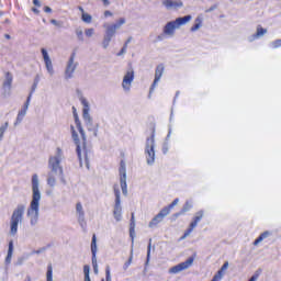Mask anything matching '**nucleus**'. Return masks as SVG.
I'll return each instance as SVG.
<instances>
[{"instance_id": "obj_31", "label": "nucleus", "mask_w": 281, "mask_h": 281, "mask_svg": "<svg viewBox=\"0 0 281 281\" xmlns=\"http://www.w3.org/2000/svg\"><path fill=\"white\" fill-rule=\"evenodd\" d=\"M46 281H53V268L52 265L47 267Z\"/></svg>"}, {"instance_id": "obj_40", "label": "nucleus", "mask_w": 281, "mask_h": 281, "mask_svg": "<svg viewBox=\"0 0 281 281\" xmlns=\"http://www.w3.org/2000/svg\"><path fill=\"white\" fill-rule=\"evenodd\" d=\"M272 47L276 49L278 47H281V40H277L274 42H272Z\"/></svg>"}, {"instance_id": "obj_26", "label": "nucleus", "mask_w": 281, "mask_h": 281, "mask_svg": "<svg viewBox=\"0 0 281 281\" xmlns=\"http://www.w3.org/2000/svg\"><path fill=\"white\" fill-rule=\"evenodd\" d=\"M190 210H192V203L187 201L186 204L183 205L181 212L176 214V216H179V214H186V212H188Z\"/></svg>"}, {"instance_id": "obj_12", "label": "nucleus", "mask_w": 281, "mask_h": 281, "mask_svg": "<svg viewBox=\"0 0 281 281\" xmlns=\"http://www.w3.org/2000/svg\"><path fill=\"white\" fill-rule=\"evenodd\" d=\"M76 214L80 226L87 227V222L85 221V209L82 207V203L80 202L76 204Z\"/></svg>"}, {"instance_id": "obj_20", "label": "nucleus", "mask_w": 281, "mask_h": 281, "mask_svg": "<svg viewBox=\"0 0 281 281\" xmlns=\"http://www.w3.org/2000/svg\"><path fill=\"white\" fill-rule=\"evenodd\" d=\"M161 76H164V65L160 64L156 67L155 79H154L151 89H155V87H157V82L161 80Z\"/></svg>"}, {"instance_id": "obj_51", "label": "nucleus", "mask_w": 281, "mask_h": 281, "mask_svg": "<svg viewBox=\"0 0 281 281\" xmlns=\"http://www.w3.org/2000/svg\"><path fill=\"white\" fill-rule=\"evenodd\" d=\"M44 12H47V13L52 12V8H49V7H44Z\"/></svg>"}, {"instance_id": "obj_50", "label": "nucleus", "mask_w": 281, "mask_h": 281, "mask_svg": "<svg viewBox=\"0 0 281 281\" xmlns=\"http://www.w3.org/2000/svg\"><path fill=\"white\" fill-rule=\"evenodd\" d=\"M33 3H34L35 5H37V8H41V1H38V0H33Z\"/></svg>"}, {"instance_id": "obj_32", "label": "nucleus", "mask_w": 281, "mask_h": 281, "mask_svg": "<svg viewBox=\"0 0 281 281\" xmlns=\"http://www.w3.org/2000/svg\"><path fill=\"white\" fill-rule=\"evenodd\" d=\"M222 280H223V270H218L211 281H222Z\"/></svg>"}, {"instance_id": "obj_42", "label": "nucleus", "mask_w": 281, "mask_h": 281, "mask_svg": "<svg viewBox=\"0 0 281 281\" xmlns=\"http://www.w3.org/2000/svg\"><path fill=\"white\" fill-rule=\"evenodd\" d=\"M229 267V262L228 261H225L224 265L222 266V268L220 269V271H227V268Z\"/></svg>"}, {"instance_id": "obj_9", "label": "nucleus", "mask_w": 281, "mask_h": 281, "mask_svg": "<svg viewBox=\"0 0 281 281\" xmlns=\"http://www.w3.org/2000/svg\"><path fill=\"white\" fill-rule=\"evenodd\" d=\"M194 263V258L190 257L188 260L178 263L169 269V273L177 274L181 273V271H186V269H190V266Z\"/></svg>"}, {"instance_id": "obj_14", "label": "nucleus", "mask_w": 281, "mask_h": 281, "mask_svg": "<svg viewBox=\"0 0 281 281\" xmlns=\"http://www.w3.org/2000/svg\"><path fill=\"white\" fill-rule=\"evenodd\" d=\"M30 100H32V92L27 97V100H26L25 104L23 105V108L21 109V111L18 113L16 124H21V122H23V117H25V115L27 113V109H30Z\"/></svg>"}, {"instance_id": "obj_57", "label": "nucleus", "mask_w": 281, "mask_h": 281, "mask_svg": "<svg viewBox=\"0 0 281 281\" xmlns=\"http://www.w3.org/2000/svg\"><path fill=\"white\" fill-rule=\"evenodd\" d=\"M78 9L80 10L81 14H85V13H86V12H85V9H83L82 7H79Z\"/></svg>"}, {"instance_id": "obj_28", "label": "nucleus", "mask_w": 281, "mask_h": 281, "mask_svg": "<svg viewBox=\"0 0 281 281\" xmlns=\"http://www.w3.org/2000/svg\"><path fill=\"white\" fill-rule=\"evenodd\" d=\"M124 23H126V19L121 18L117 23H115V24L112 25V27H113L115 31H116V30H120V27H122V25H124Z\"/></svg>"}, {"instance_id": "obj_19", "label": "nucleus", "mask_w": 281, "mask_h": 281, "mask_svg": "<svg viewBox=\"0 0 281 281\" xmlns=\"http://www.w3.org/2000/svg\"><path fill=\"white\" fill-rule=\"evenodd\" d=\"M91 252H92V266L98 265V258L95 257V254H98V243H97L95 234H93L92 236Z\"/></svg>"}, {"instance_id": "obj_22", "label": "nucleus", "mask_w": 281, "mask_h": 281, "mask_svg": "<svg viewBox=\"0 0 281 281\" xmlns=\"http://www.w3.org/2000/svg\"><path fill=\"white\" fill-rule=\"evenodd\" d=\"M14 251V244L12 241L9 243V250H8V255L5 258V263L10 265V262H12V254Z\"/></svg>"}, {"instance_id": "obj_36", "label": "nucleus", "mask_w": 281, "mask_h": 281, "mask_svg": "<svg viewBox=\"0 0 281 281\" xmlns=\"http://www.w3.org/2000/svg\"><path fill=\"white\" fill-rule=\"evenodd\" d=\"M260 273H262V270H257L254 276L249 279V281H256L258 278H260Z\"/></svg>"}, {"instance_id": "obj_47", "label": "nucleus", "mask_w": 281, "mask_h": 281, "mask_svg": "<svg viewBox=\"0 0 281 281\" xmlns=\"http://www.w3.org/2000/svg\"><path fill=\"white\" fill-rule=\"evenodd\" d=\"M267 236H269V233H262L259 237L262 238V240H265V238H267Z\"/></svg>"}, {"instance_id": "obj_38", "label": "nucleus", "mask_w": 281, "mask_h": 281, "mask_svg": "<svg viewBox=\"0 0 281 281\" xmlns=\"http://www.w3.org/2000/svg\"><path fill=\"white\" fill-rule=\"evenodd\" d=\"M76 35H77V38H78L79 41H85V37L82 36V30L77 29V30H76Z\"/></svg>"}, {"instance_id": "obj_48", "label": "nucleus", "mask_w": 281, "mask_h": 281, "mask_svg": "<svg viewBox=\"0 0 281 281\" xmlns=\"http://www.w3.org/2000/svg\"><path fill=\"white\" fill-rule=\"evenodd\" d=\"M214 10H216V5L211 7V8L207 9L205 12H214Z\"/></svg>"}, {"instance_id": "obj_62", "label": "nucleus", "mask_w": 281, "mask_h": 281, "mask_svg": "<svg viewBox=\"0 0 281 281\" xmlns=\"http://www.w3.org/2000/svg\"><path fill=\"white\" fill-rule=\"evenodd\" d=\"M41 251H43V250H37V251H35V254H41Z\"/></svg>"}, {"instance_id": "obj_27", "label": "nucleus", "mask_w": 281, "mask_h": 281, "mask_svg": "<svg viewBox=\"0 0 281 281\" xmlns=\"http://www.w3.org/2000/svg\"><path fill=\"white\" fill-rule=\"evenodd\" d=\"M203 20L201 18L195 19V25L191 27V32H196V30L201 29Z\"/></svg>"}, {"instance_id": "obj_45", "label": "nucleus", "mask_w": 281, "mask_h": 281, "mask_svg": "<svg viewBox=\"0 0 281 281\" xmlns=\"http://www.w3.org/2000/svg\"><path fill=\"white\" fill-rule=\"evenodd\" d=\"M5 127L1 126L0 127V137H3V133H5Z\"/></svg>"}, {"instance_id": "obj_56", "label": "nucleus", "mask_w": 281, "mask_h": 281, "mask_svg": "<svg viewBox=\"0 0 281 281\" xmlns=\"http://www.w3.org/2000/svg\"><path fill=\"white\" fill-rule=\"evenodd\" d=\"M131 41H132V37H128L127 41L125 42L126 47H128V43H131Z\"/></svg>"}, {"instance_id": "obj_16", "label": "nucleus", "mask_w": 281, "mask_h": 281, "mask_svg": "<svg viewBox=\"0 0 281 281\" xmlns=\"http://www.w3.org/2000/svg\"><path fill=\"white\" fill-rule=\"evenodd\" d=\"M76 67L77 65L74 63V55H71L65 71V76L67 79L72 78L74 72L76 71Z\"/></svg>"}, {"instance_id": "obj_37", "label": "nucleus", "mask_w": 281, "mask_h": 281, "mask_svg": "<svg viewBox=\"0 0 281 281\" xmlns=\"http://www.w3.org/2000/svg\"><path fill=\"white\" fill-rule=\"evenodd\" d=\"M133 262V255L130 256V259L124 263L123 269L126 271L128 267H131V263Z\"/></svg>"}, {"instance_id": "obj_39", "label": "nucleus", "mask_w": 281, "mask_h": 281, "mask_svg": "<svg viewBox=\"0 0 281 281\" xmlns=\"http://www.w3.org/2000/svg\"><path fill=\"white\" fill-rule=\"evenodd\" d=\"M12 86V77H7V80L4 81V87H11Z\"/></svg>"}, {"instance_id": "obj_60", "label": "nucleus", "mask_w": 281, "mask_h": 281, "mask_svg": "<svg viewBox=\"0 0 281 281\" xmlns=\"http://www.w3.org/2000/svg\"><path fill=\"white\" fill-rule=\"evenodd\" d=\"M35 89H36V83L33 85L32 93H34Z\"/></svg>"}, {"instance_id": "obj_29", "label": "nucleus", "mask_w": 281, "mask_h": 281, "mask_svg": "<svg viewBox=\"0 0 281 281\" xmlns=\"http://www.w3.org/2000/svg\"><path fill=\"white\" fill-rule=\"evenodd\" d=\"M265 34H267V29H263L262 26L258 25L256 36L260 37L265 36Z\"/></svg>"}, {"instance_id": "obj_4", "label": "nucleus", "mask_w": 281, "mask_h": 281, "mask_svg": "<svg viewBox=\"0 0 281 281\" xmlns=\"http://www.w3.org/2000/svg\"><path fill=\"white\" fill-rule=\"evenodd\" d=\"M81 104L83 105L82 117L87 130L92 132L94 137H98V125L93 124V119H91V115L89 114V101H87L85 98H81Z\"/></svg>"}, {"instance_id": "obj_21", "label": "nucleus", "mask_w": 281, "mask_h": 281, "mask_svg": "<svg viewBox=\"0 0 281 281\" xmlns=\"http://www.w3.org/2000/svg\"><path fill=\"white\" fill-rule=\"evenodd\" d=\"M72 128V139L77 146V155H78V159L80 161V164H82V154L80 151V139L78 138V134L76 133V131Z\"/></svg>"}, {"instance_id": "obj_30", "label": "nucleus", "mask_w": 281, "mask_h": 281, "mask_svg": "<svg viewBox=\"0 0 281 281\" xmlns=\"http://www.w3.org/2000/svg\"><path fill=\"white\" fill-rule=\"evenodd\" d=\"M92 19L93 18L89 13L81 14V20L83 21V23H91Z\"/></svg>"}, {"instance_id": "obj_63", "label": "nucleus", "mask_w": 281, "mask_h": 281, "mask_svg": "<svg viewBox=\"0 0 281 281\" xmlns=\"http://www.w3.org/2000/svg\"><path fill=\"white\" fill-rule=\"evenodd\" d=\"M5 23H10V20H5Z\"/></svg>"}, {"instance_id": "obj_6", "label": "nucleus", "mask_w": 281, "mask_h": 281, "mask_svg": "<svg viewBox=\"0 0 281 281\" xmlns=\"http://www.w3.org/2000/svg\"><path fill=\"white\" fill-rule=\"evenodd\" d=\"M145 153L148 166H153L155 164V135L147 138Z\"/></svg>"}, {"instance_id": "obj_53", "label": "nucleus", "mask_w": 281, "mask_h": 281, "mask_svg": "<svg viewBox=\"0 0 281 281\" xmlns=\"http://www.w3.org/2000/svg\"><path fill=\"white\" fill-rule=\"evenodd\" d=\"M32 12H34V14H38L41 11H38V9H36V8H33Z\"/></svg>"}, {"instance_id": "obj_7", "label": "nucleus", "mask_w": 281, "mask_h": 281, "mask_svg": "<svg viewBox=\"0 0 281 281\" xmlns=\"http://www.w3.org/2000/svg\"><path fill=\"white\" fill-rule=\"evenodd\" d=\"M114 194H115V205H114L113 216L115 221L120 222L122 221V204L120 200V188H117V186H114Z\"/></svg>"}, {"instance_id": "obj_43", "label": "nucleus", "mask_w": 281, "mask_h": 281, "mask_svg": "<svg viewBox=\"0 0 281 281\" xmlns=\"http://www.w3.org/2000/svg\"><path fill=\"white\" fill-rule=\"evenodd\" d=\"M178 203H179V199L177 198V199H175V200L172 201L171 204L168 205V207H169L170 210H172V207H175V205H178Z\"/></svg>"}, {"instance_id": "obj_2", "label": "nucleus", "mask_w": 281, "mask_h": 281, "mask_svg": "<svg viewBox=\"0 0 281 281\" xmlns=\"http://www.w3.org/2000/svg\"><path fill=\"white\" fill-rule=\"evenodd\" d=\"M60 161H63V149L57 147L55 156H50L48 159L49 172L47 175V186L50 188L56 186V177H63V167L60 166Z\"/></svg>"}, {"instance_id": "obj_35", "label": "nucleus", "mask_w": 281, "mask_h": 281, "mask_svg": "<svg viewBox=\"0 0 281 281\" xmlns=\"http://www.w3.org/2000/svg\"><path fill=\"white\" fill-rule=\"evenodd\" d=\"M85 34L88 38H91V36H93V34H95V30L93 29H86Z\"/></svg>"}, {"instance_id": "obj_61", "label": "nucleus", "mask_w": 281, "mask_h": 281, "mask_svg": "<svg viewBox=\"0 0 281 281\" xmlns=\"http://www.w3.org/2000/svg\"><path fill=\"white\" fill-rule=\"evenodd\" d=\"M2 127H5V130H8V123H4V125H2Z\"/></svg>"}, {"instance_id": "obj_18", "label": "nucleus", "mask_w": 281, "mask_h": 281, "mask_svg": "<svg viewBox=\"0 0 281 281\" xmlns=\"http://www.w3.org/2000/svg\"><path fill=\"white\" fill-rule=\"evenodd\" d=\"M74 111V117H75V124L83 139V144L85 142H87V135L85 134V130L82 128V124L80 123V119H78V113H76V108H72Z\"/></svg>"}, {"instance_id": "obj_23", "label": "nucleus", "mask_w": 281, "mask_h": 281, "mask_svg": "<svg viewBox=\"0 0 281 281\" xmlns=\"http://www.w3.org/2000/svg\"><path fill=\"white\" fill-rule=\"evenodd\" d=\"M134 233H135V213H132L131 228H130V235L132 238V243H135V237L133 236Z\"/></svg>"}, {"instance_id": "obj_52", "label": "nucleus", "mask_w": 281, "mask_h": 281, "mask_svg": "<svg viewBox=\"0 0 281 281\" xmlns=\"http://www.w3.org/2000/svg\"><path fill=\"white\" fill-rule=\"evenodd\" d=\"M93 267V271H94V273L98 276V263L97 265H94V266H92Z\"/></svg>"}, {"instance_id": "obj_10", "label": "nucleus", "mask_w": 281, "mask_h": 281, "mask_svg": "<svg viewBox=\"0 0 281 281\" xmlns=\"http://www.w3.org/2000/svg\"><path fill=\"white\" fill-rule=\"evenodd\" d=\"M133 80H135V71L132 68H130L126 71L122 82L124 91H131V85L133 83Z\"/></svg>"}, {"instance_id": "obj_64", "label": "nucleus", "mask_w": 281, "mask_h": 281, "mask_svg": "<svg viewBox=\"0 0 281 281\" xmlns=\"http://www.w3.org/2000/svg\"><path fill=\"white\" fill-rule=\"evenodd\" d=\"M2 15H3V12L0 11V16H2Z\"/></svg>"}, {"instance_id": "obj_13", "label": "nucleus", "mask_w": 281, "mask_h": 281, "mask_svg": "<svg viewBox=\"0 0 281 281\" xmlns=\"http://www.w3.org/2000/svg\"><path fill=\"white\" fill-rule=\"evenodd\" d=\"M42 55H43V59L49 76H54V66L52 64V59L49 58V54L47 53V49L42 48Z\"/></svg>"}, {"instance_id": "obj_33", "label": "nucleus", "mask_w": 281, "mask_h": 281, "mask_svg": "<svg viewBox=\"0 0 281 281\" xmlns=\"http://www.w3.org/2000/svg\"><path fill=\"white\" fill-rule=\"evenodd\" d=\"M151 245H153V239H149V244L147 246V261H146V265H148V262L150 261V248H151Z\"/></svg>"}, {"instance_id": "obj_55", "label": "nucleus", "mask_w": 281, "mask_h": 281, "mask_svg": "<svg viewBox=\"0 0 281 281\" xmlns=\"http://www.w3.org/2000/svg\"><path fill=\"white\" fill-rule=\"evenodd\" d=\"M50 23H52L53 25H58V21H56V20H50Z\"/></svg>"}, {"instance_id": "obj_25", "label": "nucleus", "mask_w": 281, "mask_h": 281, "mask_svg": "<svg viewBox=\"0 0 281 281\" xmlns=\"http://www.w3.org/2000/svg\"><path fill=\"white\" fill-rule=\"evenodd\" d=\"M170 206L164 207L159 213H158V218H164L165 216H168L170 214Z\"/></svg>"}, {"instance_id": "obj_46", "label": "nucleus", "mask_w": 281, "mask_h": 281, "mask_svg": "<svg viewBox=\"0 0 281 281\" xmlns=\"http://www.w3.org/2000/svg\"><path fill=\"white\" fill-rule=\"evenodd\" d=\"M259 243H262V237L260 236L255 240L254 245H258Z\"/></svg>"}, {"instance_id": "obj_58", "label": "nucleus", "mask_w": 281, "mask_h": 281, "mask_svg": "<svg viewBox=\"0 0 281 281\" xmlns=\"http://www.w3.org/2000/svg\"><path fill=\"white\" fill-rule=\"evenodd\" d=\"M85 281H91V277H85Z\"/></svg>"}, {"instance_id": "obj_15", "label": "nucleus", "mask_w": 281, "mask_h": 281, "mask_svg": "<svg viewBox=\"0 0 281 281\" xmlns=\"http://www.w3.org/2000/svg\"><path fill=\"white\" fill-rule=\"evenodd\" d=\"M201 218H203V211H200L196 213L193 222H191L189 229L184 233L183 238H186L187 236H190V234H192V231L194 229V227H196V225H199V222L201 221Z\"/></svg>"}, {"instance_id": "obj_11", "label": "nucleus", "mask_w": 281, "mask_h": 281, "mask_svg": "<svg viewBox=\"0 0 281 281\" xmlns=\"http://www.w3.org/2000/svg\"><path fill=\"white\" fill-rule=\"evenodd\" d=\"M105 35L103 37V48L106 49V47H109V44L111 43V38H113V36H115V29L112 27V25L105 24Z\"/></svg>"}, {"instance_id": "obj_49", "label": "nucleus", "mask_w": 281, "mask_h": 281, "mask_svg": "<svg viewBox=\"0 0 281 281\" xmlns=\"http://www.w3.org/2000/svg\"><path fill=\"white\" fill-rule=\"evenodd\" d=\"M104 16H113V13L111 11H105Z\"/></svg>"}, {"instance_id": "obj_24", "label": "nucleus", "mask_w": 281, "mask_h": 281, "mask_svg": "<svg viewBox=\"0 0 281 281\" xmlns=\"http://www.w3.org/2000/svg\"><path fill=\"white\" fill-rule=\"evenodd\" d=\"M164 221V217H159V214H157L150 222H149V227H155L159 225Z\"/></svg>"}, {"instance_id": "obj_34", "label": "nucleus", "mask_w": 281, "mask_h": 281, "mask_svg": "<svg viewBox=\"0 0 281 281\" xmlns=\"http://www.w3.org/2000/svg\"><path fill=\"white\" fill-rule=\"evenodd\" d=\"M105 280L111 281V267L106 266L105 268ZM104 281V279H102Z\"/></svg>"}, {"instance_id": "obj_1", "label": "nucleus", "mask_w": 281, "mask_h": 281, "mask_svg": "<svg viewBox=\"0 0 281 281\" xmlns=\"http://www.w3.org/2000/svg\"><path fill=\"white\" fill-rule=\"evenodd\" d=\"M32 201L30 207L27 209V216L32 226L38 223V207L41 204V190L38 189V175L32 176Z\"/></svg>"}, {"instance_id": "obj_3", "label": "nucleus", "mask_w": 281, "mask_h": 281, "mask_svg": "<svg viewBox=\"0 0 281 281\" xmlns=\"http://www.w3.org/2000/svg\"><path fill=\"white\" fill-rule=\"evenodd\" d=\"M23 214H25V205L19 204L10 218V234L12 236H16V233L19 232V223H23Z\"/></svg>"}, {"instance_id": "obj_17", "label": "nucleus", "mask_w": 281, "mask_h": 281, "mask_svg": "<svg viewBox=\"0 0 281 281\" xmlns=\"http://www.w3.org/2000/svg\"><path fill=\"white\" fill-rule=\"evenodd\" d=\"M162 5L167 10H172V8H183V2L181 0H162Z\"/></svg>"}, {"instance_id": "obj_41", "label": "nucleus", "mask_w": 281, "mask_h": 281, "mask_svg": "<svg viewBox=\"0 0 281 281\" xmlns=\"http://www.w3.org/2000/svg\"><path fill=\"white\" fill-rule=\"evenodd\" d=\"M89 271H90L89 266H83V274H85V278H89Z\"/></svg>"}, {"instance_id": "obj_54", "label": "nucleus", "mask_w": 281, "mask_h": 281, "mask_svg": "<svg viewBox=\"0 0 281 281\" xmlns=\"http://www.w3.org/2000/svg\"><path fill=\"white\" fill-rule=\"evenodd\" d=\"M103 1V5H110V1L109 0H102Z\"/></svg>"}, {"instance_id": "obj_44", "label": "nucleus", "mask_w": 281, "mask_h": 281, "mask_svg": "<svg viewBox=\"0 0 281 281\" xmlns=\"http://www.w3.org/2000/svg\"><path fill=\"white\" fill-rule=\"evenodd\" d=\"M128 46H126V44H124V46L122 47L121 52L117 53V56H122V54H126V49Z\"/></svg>"}, {"instance_id": "obj_5", "label": "nucleus", "mask_w": 281, "mask_h": 281, "mask_svg": "<svg viewBox=\"0 0 281 281\" xmlns=\"http://www.w3.org/2000/svg\"><path fill=\"white\" fill-rule=\"evenodd\" d=\"M190 21H192V15L178 18L175 21H171L166 24V26L164 27V34H167V36H173L175 30H179L181 25H186V23H190Z\"/></svg>"}, {"instance_id": "obj_59", "label": "nucleus", "mask_w": 281, "mask_h": 281, "mask_svg": "<svg viewBox=\"0 0 281 281\" xmlns=\"http://www.w3.org/2000/svg\"><path fill=\"white\" fill-rule=\"evenodd\" d=\"M4 37H5L8 41H10V38H11V37H10V34H5Z\"/></svg>"}, {"instance_id": "obj_8", "label": "nucleus", "mask_w": 281, "mask_h": 281, "mask_svg": "<svg viewBox=\"0 0 281 281\" xmlns=\"http://www.w3.org/2000/svg\"><path fill=\"white\" fill-rule=\"evenodd\" d=\"M119 172H120L121 190L123 194L126 196V194H128V189L126 186V162H124V160L121 161Z\"/></svg>"}]
</instances>
